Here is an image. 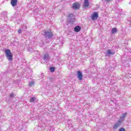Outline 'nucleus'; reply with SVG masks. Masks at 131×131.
<instances>
[{
  "label": "nucleus",
  "mask_w": 131,
  "mask_h": 131,
  "mask_svg": "<svg viewBox=\"0 0 131 131\" xmlns=\"http://www.w3.org/2000/svg\"><path fill=\"white\" fill-rule=\"evenodd\" d=\"M81 30V27H80V26H76L74 28V31L75 32H79V31H80Z\"/></svg>",
  "instance_id": "obj_11"
},
{
  "label": "nucleus",
  "mask_w": 131,
  "mask_h": 131,
  "mask_svg": "<svg viewBox=\"0 0 131 131\" xmlns=\"http://www.w3.org/2000/svg\"><path fill=\"white\" fill-rule=\"evenodd\" d=\"M50 71L51 72H52V73L53 72H55V67H50Z\"/></svg>",
  "instance_id": "obj_16"
},
{
  "label": "nucleus",
  "mask_w": 131,
  "mask_h": 131,
  "mask_svg": "<svg viewBox=\"0 0 131 131\" xmlns=\"http://www.w3.org/2000/svg\"><path fill=\"white\" fill-rule=\"evenodd\" d=\"M10 98H13L14 97V93H11L10 95Z\"/></svg>",
  "instance_id": "obj_20"
},
{
  "label": "nucleus",
  "mask_w": 131,
  "mask_h": 131,
  "mask_svg": "<svg viewBox=\"0 0 131 131\" xmlns=\"http://www.w3.org/2000/svg\"><path fill=\"white\" fill-rule=\"evenodd\" d=\"M18 2V0H11V5L12 7H15L17 5V3Z\"/></svg>",
  "instance_id": "obj_12"
},
{
  "label": "nucleus",
  "mask_w": 131,
  "mask_h": 131,
  "mask_svg": "<svg viewBox=\"0 0 131 131\" xmlns=\"http://www.w3.org/2000/svg\"><path fill=\"white\" fill-rule=\"evenodd\" d=\"M127 114V113H126L123 114L122 116L120 117V120H119L118 121H120V122L122 123V122L124 121V119L125 118V117H126Z\"/></svg>",
  "instance_id": "obj_5"
},
{
  "label": "nucleus",
  "mask_w": 131,
  "mask_h": 131,
  "mask_svg": "<svg viewBox=\"0 0 131 131\" xmlns=\"http://www.w3.org/2000/svg\"><path fill=\"white\" fill-rule=\"evenodd\" d=\"M33 84H34V82L32 81L29 82V86L31 87L33 85Z\"/></svg>",
  "instance_id": "obj_18"
},
{
  "label": "nucleus",
  "mask_w": 131,
  "mask_h": 131,
  "mask_svg": "<svg viewBox=\"0 0 131 131\" xmlns=\"http://www.w3.org/2000/svg\"><path fill=\"white\" fill-rule=\"evenodd\" d=\"M43 33L46 39H51L54 36V34L51 31L43 30Z\"/></svg>",
  "instance_id": "obj_1"
},
{
  "label": "nucleus",
  "mask_w": 131,
  "mask_h": 131,
  "mask_svg": "<svg viewBox=\"0 0 131 131\" xmlns=\"http://www.w3.org/2000/svg\"><path fill=\"white\" fill-rule=\"evenodd\" d=\"M111 32L113 34L116 33V32H117V29H116V28H113L111 30Z\"/></svg>",
  "instance_id": "obj_15"
},
{
  "label": "nucleus",
  "mask_w": 131,
  "mask_h": 131,
  "mask_svg": "<svg viewBox=\"0 0 131 131\" xmlns=\"http://www.w3.org/2000/svg\"><path fill=\"white\" fill-rule=\"evenodd\" d=\"M77 75L78 79L79 80H82V77L83 76L82 75V73H81V72L78 71Z\"/></svg>",
  "instance_id": "obj_8"
},
{
  "label": "nucleus",
  "mask_w": 131,
  "mask_h": 131,
  "mask_svg": "<svg viewBox=\"0 0 131 131\" xmlns=\"http://www.w3.org/2000/svg\"><path fill=\"white\" fill-rule=\"evenodd\" d=\"M68 21L69 23L73 24V23L75 21V16L73 15V14H70L69 15Z\"/></svg>",
  "instance_id": "obj_3"
},
{
  "label": "nucleus",
  "mask_w": 131,
  "mask_h": 131,
  "mask_svg": "<svg viewBox=\"0 0 131 131\" xmlns=\"http://www.w3.org/2000/svg\"><path fill=\"white\" fill-rule=\"evenodd\" d=\"M35 97H31L30 100V102L31 103H33V102L35 101Z\"/></svg>",
  "instance_id": "obj_17"
},
{
  "label": "nucleus",
  "mask_w": 131,
  "mask_h": 131,
  "mask_svg": "<svg viewBox=\"0 0 131 131\" xmlns=\"http://www.w3.org/2000/svg\"><path fill=\"white\" fill-rule=\"evenodd\" d=\"M106 55L108 56H110L111 55H114V52L111 51V50H108L106 51Z\"/></svg>",
  "instance_id": "obj_13"
},
{
  "label": "nucleus",
  "mask_w": 131,
  "mask_h": 131,
  "mask_svg": "<svg viewBox=\"0 0 131 131\" xmlns=\"http://www.w3.org/2000/svg\"><path fill=\"white\" fill-rule=\"evenodd\" d=\"M1 16L4 18V19H6V18H8V12L6 11L3 12L1 13Z\"/></svg>",
  "instance_id": "obj_7"
},
{
  "label": "nucleus",
  "mask_w": 131,
  "mask_h": 131,
  "mask_svg": "<svg viewBox=\"0 0 131 131\" xmlns=\"http://www.w3.org/2000/svg\"><path fill=\"white\" fill-rule=\"evenodd\" d=\"M72 7L74 10H79L80 8V4L78 3H73L72 5Z\"/></svg>",
  "instance_id": "obj_4"
},
{
  "label": "nucleus",
  "mask_w": 131,
  "mask_h": 131,
  "mask_svg": "<svg viewBox=\"0 0 131 131\" xmlns=\"http://www.w3.org/2000/svg\"><path fill=\"white\" fill-rule=\"evenodd\" d=\"M50 81H53V79H52V78H50Z\"/></svg>",
  "instance_id": "obj_22"
},
{
  "label": "nucleus",
  "mask_w": 131,
  "mask_h": 131,
  "mask_svg": "<svg viewBox=\"0 0 131 131\" xmlns=\"http://www.w3.org/2000/svg\"><path fill=\"white\" fill-rule=\"evenodd\" d=\"M90 6V2H89V0H84V4H83V7L84 8H88Z\"/></svg>",
  "instance_id": "obj_10"
},
{
  "label": "nucleus",
  "mask_w": 131,
  "mask_h": 131,
  "mask_svg": "<svg viewBox=\"0 0 131 131\" xmlns=\"http://www.w3.org/2000/svg\"><path fill=\"white\" fill-rule=\"evenodd\" d=\"M121 122L120 121H118L114 125L113 128L114 129H116L117 128H118L120 125H121Z\"/></svg>",
  "instance_id": "obj_6"
},
{
  "label": "nucleus",
  "mask_w": 131,
  "mask_h": 131,
  "mask_svg": "<svg viewBox=\"0 0 131 131\" xmlns=\"http://www.w3.org/2000/svg\"><path fill=\"white\" fill-rule=\"evenodd\" d=\"M17 32H18V33L19 34H20V33H22V30H21V29H19L18 30Z\"/></svg>",
  "instance_id": "obj_19"
},
{
  "label": "nucleus",
  "mask_w": 131,
  "mask_h": 131,
  "mask_svg": "<svg viewBox=\"0 0 131 131\" xmlns=\"http://www.w3.org/2000/svg\"><path fill=\"white\" fill-rule=\"evenodd\" d=\"M49 54H48V53L44 54L43 58V60L45 61H48V60H49Z\"/></svg>",
  "instance_id": "obj_14"
},
{
  "label": "nucleus",
  "mask_w": 131,
  "mask_h": 131,
  "mask_svg": "<svg viewBox=\"0 0 131 131\" xmlns=\"http://www.w3.org/2000/svg\"><path fill=\"white\" fill-rule=\"evenodd\" d=\"M98 17H99L98 13L97 12H94L91 18L92 20H96V19H98Z\"/></svg>",
  "instance_id": "obj_9"
},
{
  "label": "nucleus",
  "mask_w": 131,
  "mask_h": 131,
  "mask_svg": "<svg viewBox=\"0 0 131 131\" xmlns=\"http://www.w3.org/2000/svg\"><path fill=\"white\" fill-rule=\"evenodd\" d=\"M5 55L9 61H12L13 60V54L10 49H6L5 50Z\"/></svg>",
  "instance_id": "obj_2"
},
{
  "label": "nucleus",
  "mask_w": 131,
  "mask_h": 131,
  "mask_svg": "<svg viewBox=\"0 0 131 131\" xmlns=\"http://www.w3.org/2000/svg\"><path fill=\"white\" fill-rule=\"evenodd\" d=\"M105 2H106L107 3H109V2H110V1L111 0H104Z\"/></svg>",
  "instance_id": "obj_21"
}]
</instances>
